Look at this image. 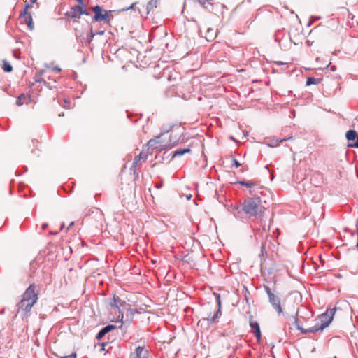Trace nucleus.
Wrapping results in <instances>:
<instances>
[{"instance_id": "nucleus-1", "label": "nucleus", "mask_w": 358, "mask_h": 358, "mask_svg": "<svg viewBox=\"0 0 358 358\" xmlns=\"http://www.w3.org/2000/svg\"><path fill=\"white\" fill-rule=\"evenodd\" d=\"M241 210L243 220L245 216L248 218L262 217L264 207L262 206L260 198L258 196L246 198L242 202Z\"/></svg>"}, {"instance_id": "nucleus-2", "label": "nucleus", "mask_w": 358, "mask_h": 358, "mask_svg": "<svg viewBox=\"0 0 358 358\" xmlns=\"http://www.w3.org/2000/svg\"><path fill=\"white\" fill-rule=\"evenodd\" d=\"M336 312V308H329L327 309V311L322 314L320 317V320L321 323L315 324L314 327L308 328V329H303L301 327H299L297 324V319H295V324L296 325V328L301 331V332L303 334H308V333H314L319 331H322L324 328L329 326V324L331 322L334 315Z\"/></svg>"}, {"instance_id": "nucleus-3", "label": "nucleus", "mask_w": 358, "mask_h": 358, "mask_svg": "<svg viewBox=\"0 0 358 358\" xmlns=\"http://www.w3.org/2000/svg\"><path fill=\"white\" fill-rule=\"evenodd\" d=\"M82 15H90V13L80 5L72 6L71 10L66 13V16L74 19H79Z\"/></svg>"}, {"instance_id": "nucleus-4", "label": "nucleus", "mask_w": 358, "mask_h": 358, "mask_svg": "<svg viewBox=\"0 0 358 358\" xmlns=\"http://www.w3.org/2000/svg\"><path fill=\"white\" fill-rule=\"evenodd\" d=\"M169 130H166L161 134V135L155 137L153 139H150L148 142V145L150 148L152 150H156L157 151H162L168 148V145L166 143H163L161 141L162 135L165 133H168Z\"/></svg>"}, {"instance_id": "nucleus-5", "label": "nucleus", "mask_w": 358, "mask_h": 358, "mask_svg": "<svg viewBox=\"0 0 358 358\" xmlns=\"http://www.w3.org/2000/svg\"><path fill=\"white\" fill-rule=\"evenodd\" d=\"M91 9L94 13V15L93 17L94 21L104 22L107 23L109 22L108 12L107 10H102L99 6H93Z\"/></svg>"}, {"instance_id": "nucleus-6", "label": "nucleus", "mask_w": 358, "mask_h": 358, "mask_svg": "<svg viewBox=\"0 0 358 358\" xmlns=\"http://www.w3.org/2000/svg\"><path fill=\"white\" fill-rule=\"evenodd\" d=\"M35 289V285H30L24 292L21 300H25L31 301L32 303H36L38 300V294L36 292Z\"/></svg>"}, {"instance_id": "nucleus-7", "label": "nucleus", "mask_w": 358, "mask_h": 358, "mask_svg": "<svg viewBox=\"0 0 358 358\" xmlns=\"http://www.w3.org/2000/svg\"><path fill=\"white\" fill-rule=\"evenodd\" d=\"M268 300L272 307L275 310L278 315L282 313V308L280 303V298L276 294V292L268 296Z\"/></svg>"}, {"instance_id": "nucleus-8", "label": "nucleus", "mask_w": 358, "mask_h": 358, "mask_svg": "<svg viewBox=\"0 0 358 358\" xmlns=\"http://www.w3.org/2000/svg\"><path fill=\"white\" fill-rule=\"evenodd\" d=\"M238 183L248 188L250 194L253 195L254 196H257V190L260 189L257 181H239Z\"/></svg>"}, {"instance_id": "nucleus-9", "label": "nucleus", "mask_w": 358, "mask_h": 358, "mask_svg": "<svg viewBox=\"0 0 358 358\" xmlns=\"http://www.w3.org/2000/svg\"><path fill=\"white\" fill-rule=\"evenodd\" d=\"M34 304L35 303H32L31 301L20 300V301L17 304V313H19L22 312L25 315L30 312Z\"/></svg>"}, {"instance_id": "nucleus-10", "label": "nucleus", "mask_w": 358, "mask_h": 358, "mask_svg": "<svg viewBox=\"0 0 358 358\" xmlns=\"http://www.w3.org/2000/svg\"><path fill=\"white\" fill-rule=\"evenodd\" d=\"M249 324L251 328V332L254 334L257 341L259 342L262 338L260 327L259 323L253 320L252 315L250 316Z\"/></svg>"}, {"instance_id": "nucleus-11", "label": "nucleus", "mask_w": 358, "mask_h": 358, "mask_svg": "<svg viewBox=\"0 0 358 358\" xmlns=\"http://www.w3.org/2000/svg\"><path fill=\"white\" fill-rule=\"evenodd\" d=\"M129 358H150L149 352L144 347L138 346L130 354Z\"/></svg>"}, {"instance_id": "nucleus-12", "label": "nucleus", "mask_w": 358, "mask_h": 358, "mask_svg": "<svg viewBox=\"0 0 358 358\" xmlns=\"http://www.w3.org/2000/svg\"><path fill=\"white\" fill-rule=\"evenodd\" d=\"M242 203L240 204L231 205L228 210L238 220H243Z\"/></svg>"}, {"instance_id": "nucleus-13", "label": "nucleus", "mask_w": 358, "mask_h": 358, "mask_svg": "<svg viewBox=\"0 0 358 358\" xmlns=\"http://www.w3.org/2000/svg\"><path fill=\"white\" fill-rule=\"evenodd\" d=\"M48 70H41L38 74L36 75L35 80L36 82H43L45 86L52 89L53 86L51 85V83L46 80Z\"/></svg>"}, {"instance_id": "nucleus-14", "label": "nucleus", "mask_w": 358, "mask_h": 358, "mask_svg": "<svg viewBox=\"0 0 358 358\" xmlns=\"http://www.w3.org/2000/svg\"><path fill=\"white\" fill-rule=\"evenodd\" d=\"M116 327L115 325L108 324L104 327H103L99 332L97 334L96 338L97 340L101 339L106 334L109 333L112 330L115 329Z\"/></svg>"}, {"instance_id": "nucleus-15", "label": "nucleus", "mask_w": 358, "mask_h": 358, "mask_svg": "<svg viewBox=\"0 0 358 358\" xmlns=\"http://www.w3.org/2000/svg\"><path fill=\"white\" fill-rule=\"evenodd\" d=\"M117 299L115 297H113V302L110 303L111 308L114 309L115 312L118 313V319H120L121 321H122L124 318V313L121 311L119 305L117 303Z\"/></svg>"}, {"instance_id": "nucleus-16", "label": "nucleus", "mask_w": 358, "mask_h": 358, "mask_svg": "<svg viewBox=\"0 0 358 358\" xmlns=\"http://www.w3.org/2000/svg\"><path fill=\"white\" fill-rule=\"evenodd\" d=\"M202 7L208 10H211L213 9V0H196Z\"/></svg>"}, {"instance_id": "nucleus-17", "label": "nucleus", "mask_w": 358, "mask_h": 358, "mask_svg": "<svg viewBox=\"0 0 358 358\" xmlns=\"http://www.w3.org/2000/svg\"><path fill=\"white\" fill-rule=\"evenodd\" d=\"M22 18H24V21L27 24L29 29L30 30H33L34 28V22L32 20V16L31 14L27 15L26 16L22 17Z\"/></svg>"}, {"instance_id": "nucleus-18", "label": "nucleus", "mask_w": 358, "mask_h": 358, "mask_svg": "<svg viewBox=\"0 0 358 358\" xmlns=\"http://www.w3.org/2000/svg\"><path fill=\"white\" fill-rule=\"evenodd\" d=\"M191 152V150L190 148H184V149H178L176 150L173 154V157H179V156H182V155L185 154V153H189Z\"/></svg>"}, {"instance_id": "nucleus-19", "label": "nucleus", "mask_w": 358, "mask_h": 358, "mask_svg": "<svg viewBox=\"0 0 358 358\" xmlns=\"http://www.w3.org/2000/svg\"><path fill=\"white\" fill-rule=\"evenodd\" d=\"M141 161V159L138 158V157L136 156L134 159V162L132 163V165L130 168L131 171H133L134 174H136L137 177H138V173H136V166H138V164L140 163Z\"/></svg>"}, {"instance_id": "nucleus-20", "label": "nucleus", "mask_w": 358, "mask_h": 358, "mask_svg": "<svg viewBox=\"0 0 358 358\" xmlns=\"http://www.w3.org/2000/svg\"><path fill=\"white\" fill-rule=\"evenodd\" d=\"M357 133L355 130H349L345 134V137L348 141H353L356 138Z\"/></svg>"}, {"instance_id": "nucleus-21", "label": "nucleus", "mask_w": 358, "mask_h": 358, "mask_svg": "<svg viewBox=\"0 0 358 358\" xmlns=\"http://www.w3.org/2000/svg\"><path fill=\"white\" fill-rule=\"evenodd\" d=\"M320 78H315L313 77H309L307 78L306 80V85H317L320 82Z\"/></svg>"}, {"instance_id": "nucleus-22", "label": "nucleus", "mask_w": 358, "mask_h": 358, "mask_svg": "<svg viewBox=\"0 0 358 358\" xmlns=\"http://www.w3.org/2000/svg\"><path fill=\"white\" fill-rule=\"evenodd\" d=\"M184 136H182V135L177 139H176L175 138L173 137L172 135H171L170 136V144L171 145V146H175L180 141H182L184 140Z\"/></svg>"}, {"instance_id": "nucleus-23", "label": "nucleus", "mask_w": 358, "mask_h": 358, "mask_svg": "<svg viewBox=\"0 0 358 358\" xmlns=\"http://www.w3.org/2000/svg\"><path fill=\"white\" fill-rule=\"evenodd\" d=\"M32 6L33 5L31 4L30 3H26L24 10L20 13V17H22L24 16H26L27 15H29V13H27V10L31 8Z\"/></svg>"}, {"instance_id": "nucleus-24", "label": "nucleus", "mask_w": 358, "mask_h": 358, "mask_svg": "<svg viewBox=\"0 0 358 358\" xmlns=\"http://www.w3.org/2000/svg\"><path fill=\"white\" fill-rule=\"evenodd\" d=\"M27 99V96L24 94H22L18 96L17 101H16V104L17 106H22L23 103H24L26 102Z\"/></svg>"}, {"instance_id": "nucleus-25", "label": "nucleus", "mask_w": 358, "mask_h": 358, "mask_svg": "<svg viewBox=\"0 0 358 358\" xmlns=\"http://www.w3.org/2000/svg\"><path fill=\"white\" fill-rule=\"evenodd\" d=\"M136 313V310L134 309H128L127 313H126V317H129V319H127V321L129 322V323H130L133 319V317L134 315V314Z\"/></svg>"}, {"instance_id": "nucleus-26", "label": "nucleus", "mask_w": 358, "mask_h": 358, "mask_svg": "<svg viewBox=\"0 0 358 358\" xmlns=\"http://www.w3.org/2000/svg\"><path fill=\"white\" fill-rule=\"evenodd\" d=\"M158 0H150L147 4V8L149 10L154 9L157 7Z\"/></svg>"}, {"instance_id": "nucleus-27", "label": "nucleus", "mask_w": 358, "mask_h": 358, "mask_svg": "<svg viewBox=\"0 0 358 358\" xmlns=\"http://www.w3.org/2000/svg\"><path fill=\"white\" fill-rule=\"evenodd\" d=\"M221 315V311H220V309L219 308L216 313L213 315V316L210 318H208V320L211 322V323H213L215 322L216 319L217 318H219Z\"/></svg>"}, {"instance_id": "nucleus-28", "label": "nucleus", "mask_w": 358, "mask_h": 358, "mask_svg": "<svg viewBox=\"0 0 358 358\" xmlns=\"http://www.w3.org/2000/svg\"><path fill=\"white\" fill-rule=\"evenodd\" d=\"M3 69L6 72H10L13 70L12 66L6 62H4Z\"/></svg>"}, {"instance_id": "nucleus-29", "label": "nucleus", "mask_w": 358, "mask_h": 358, "mask_svg": "<svg viewBox=\"0 0 358 358\" xmlns=\"http://www.w3.org/2000/svg\"><path fill=\"white\" fill-rule=\"evenodd\" d=\"M264 289L267 294L268 297L275 292V290L272 291L271 289L267 285H264Z\"/></svg>"}, {"instance_id": "nucleus-30", "label": "nucleus", "mask_w": 358, "mask_h": 358, "mask_svg": "<svg viewBox=\"0 0 358 358\" xmlns=\"http://www.w3.org/2000/svg\"><path fill=\"white\" fill-rule=\"evenodd\" d=\"M207 35L206 38L208 41H210V38H213L214 36V31L212 29H208L207 30Z\"/></svg>"}, {"instance_id": "nucleus-31", "label": "nucleus", "mask_w": 358, "mask_h": 358, "mask_svg": "<svg viewBox=\"0 0 358 358\" xmlns=\"http://www.w3.org/2000/svg\"><path fill=\"white\" fill-rule=\"evenodd\" d=\"M137 157L138 158H140L141 160L145 161L148 157V155L143 152H141L138 155H137Z\"/></svg>"}, {"instance_id": "nucleus-32", "label": "nucleus", "mask_w": 358, "mask_h": 358, "mask_svg": "<svg viewBox=\"0 0 358 358\" xmlns=\"http://www.w3.org/2000/svg\"><path fill=\"white\" fill-rule=\"evenodd\" d=\"M52 80L54 81V83H56V81H57L56 78H52L50 71L48 70L46 80L48 81V80Z\"/></svg>"}, {"instance_id": "nucleus-33", "label": "nucleus", "mask_w": 358, "mask_h": 358, "mask_svg": "<svg viewBox=\"0 0 358 358\" xmlns=\"http://www.w3.org/2000/svg\"><path fill=\"white\" fill-rule=\"evenodd\" d=\"M232 162V165L235 166L236 167H239L241 165L235 158H233Z\"/></svg>"}, {"instance_id": "nucleus-34", "label": "nucleus", "mask_w": 358, "mask_h": 358, "mask_svg": "<svg viewBox=\"0 0 358 358\" xmlns=\"http://www.w3.org/2000/svg\"><path fill=\"white\" fill-rule=\"evenodd\" d=\"M61 358H76V353H72L68 356H64V357H62Z\"/></svg>"}, {"instance_id": "nucleus-35", "label": "nucleus", "mask_w": 358, "mask_h": 358, "mask_svg": "<svg viewBox=\"0 0 358 358\" xmlns=\"http://www.w3.org/2000/svg\"><path fill=\"white\" fill-rule=\"evenodd\" d=\"M136 4V2H134L128 8H123L122 10L123 11H127V10H129L130 9H133L134 6Z\"/></svg>"}, {"instance_id": "nucleus-36", "label": "nucleus", "mask_w": 358, "mask_h": 358, "mask_svg": "<svg viewBox=\"0 0 358 358\" xmlns=\"http://www.w3.org/2000/svg\"><path fill=\"white\" fill-rule=\"evenodd\" d=\"M70 103H70V101H67V100H66V99H65V100H64V106H64V108H70Z\"/></svg>"}, {"instance_id": "nucleus-37", "label": "nucleus", "mask_w": 358, "mask_h": 358, "mask_svg": "<svg viewBox=\"0 0 358 358\" xmlns=\"http://www.w3.org/2000/svg\"><path fill=\"white\" fill-rule=\"evenodd\" d=\"M51 71H56V72L59 73V72L61 71V69L59 66H55V67L51 69Z\"/></svg>"}, {"instance_id": "nucleus-38", "label": "nucleus", "mask_w": 358, "mask_h": 358, "mask_svg": "<svg viewBox=\"0 0 358 358\" xmlns=\"http://www.w3.org/2000/svg\"><path fill=\"white\" fill-rule=\"evenodd\" d=\"M287 140L286 138L281 139L279 141H276L275 143L270 144L271 146H277L280 142H282L283 141Z\"/></svg>"}, {"instance_id": "nucleus-39", "label": "nucleus", "mask_w": 358, "mask_h": 358, "mask_svg": "<svg viewBox=\"0 0 358 358\" xmlns=\"http://www.w3.org/2000/svg\"><path fill=\"white\" fill-rule=\"evenodd\" d=\"M108 343L106 342H104V343H101V351H103V350H105V346L107 345Z\"/></svg>"}, {"instance_id": "nucleus-40", "label": "nucleus", "mask_w": 358, "mask_h": 358, "mask_svg": "<svg viewBox=\"0 0 358 358\" xmlns=\"http://www.w3.org/2000/svg\"><path fill=\"white\" fill-rule=\"evenodd\" d=\"M94 37V34L92 33L91 35H88L87 36V39L89 42H90L92 40V38Z\"/></svg>"}, {"instance_id": "nucleus-41", "label": "nucleus", "mask_w": 358, "mask_h": 358, "mask_svg": "<svg viewBox=\"0 0 358 358\" xmlns=\"http://www.w3.org/2000/svg\"><path fill=\"white\" fill-rule=\"evenodd\" d=\"M265 250L264 245L262 243L261 247V252L262 253L259 255H263Z\"/></svg>"}, {"instance_id": "nucleus-42", "label": "nucleus", "mask_w": 358, "mask_h": 358, "mask_svg": "<svg viewBox=\"0 0 358 358\" xmlns=\"http://www.w3.org/2000/svg\"><path fill=\"white\" fill-rule=\"evenodd\" d=\"M350 146L358 148V138L357 139L355 143L353 145H350Z\"/></svg>"}, {"instance_id": "nucleus-43", "label": "nucleus", "mask_w": 358, "mask_h": 358, "mask_svg": "<svg viewBox=\"0 0 358 358\" xmlns=\"http://www.w3.org/2000/svg\"><path fill=\"white\" fill-rule=\"evenodd\" d=\"M162 186V182H159V183H157L155 187L157 188V189H159L161 188Z\"/></svg>"}, {"instance_id": "nucleus-44", "label": "nucleus", "mask_w": 358, "mask_h": 358, "mask_svg": "<svg viewBox=\"0 0 358 358\" xmlns=\"http://www.w3.org/2000/svg\"><path fill=\"white\" fill-rule=\"evenodd\" d=\"M81 6H84L83 0H76Z\"/></svg>"}, {"instance_id": "nucleus-45", "label": "nucleus", "mask_w": 358, "mask_h": 358, "mask_svg": "<svg viewBox=\"0 0 358 358\" xmlns=\"http://www.w3.org/2000/svg\"><path fill=\"white\" fill-rule=\"evenodd\" d=\"M47 227H48V224H47V223H43V224H42V229H43V230H45V229L47 228Z\"/></svg>"}, {"instance_id": "nucleus-46", "label": "nucleus", "mask_w": 358, "mask_h": 358, "mask_svg": "<svg viewBox=\"0 0 358 358\" xmlns=\"http://www.w3.org/2000/svg\"><path fill=\"white\" fill-rule=\"evenodd\" d=\"M330 69H331V71H334L336 70V66H335L334 65V66H331L330 67Z\"/></svg>"}, {"instance_id": "nucleus-47", "label": "nucleus", "mask_w": 358, "mask_h": 358, "mask_svg": "<svg viewBox=\"0 0 358 358\" xmlns=\"http://www.w3.org/2000/svg\"><path fill=\"white\" fill-rule=\"evenodd\" d=\"M36 1L37 0H29V3L33 5L34 3H35L36 2Z\"/></svg>"}, {"instance_id": "nucleus-48", "label": "nucleus", "mask_w": 358, "mask_h": 358, "mask_svg": "<svg viewBox=\"0 0 358 358\" xmlns=\"http://www.w3.org/2000/svg\"><path fill=\"white\" fill-rule=\"evenodd\" d=\"M276 64L280 66V65H282L284 63L282 62H276Z\"/></svg>"}, {"instance_id": "nucleus-49", "label": "nucleus", "mask_w": 358, "mask_h": 358, "mask_svg": "<svg viewBox=\"0 0 358 358\" xmlns=\"http://www.w3.org/2000/svg\"><path fill=\"white\" fill-rule=\"evenodd\" d=\"M74 224V222H71L68 228L71 227V226H73Z\"/></svg>"}, {"instance_id": "nucleus-50", "label": "nucleus", "mask_w": 358, "mask_h": 358, "mask_svg": "<svg viewBox=\"0 0 358 358\" xmlns=\"http://www.w3.org/2000/svg\"><path fill=\"white\" fill-rule=\"evenodd\" d=\"M191 197H192V196H191V195H189V196H187V199H191Z\"/></svg>"}, {"instance_id": "nucleus-51", "label": "nucleus", "mask_w": 358, "mask_h": 358, "mask_svg": "<svg viewBox=\"0 0 358 358\" xmlns=\"http://www.w3.org/2000/svg\"><path fill=\"white\" fill-rule=\"evenodd\" d=\"M103 34V31L99 32V34Z\"/></svg>"}, {"instance_id": "nucleus-52", "label": "nucleus", "mask_w": 358, "mask_h": 358, "mask_svg": "<svg viewBox=\"0 0 358 358\" xmlns=\"http://www.w3.org/2000/svg\"><path fill=\"white\" fill-rule=\"evenodd\" d=\"M177 129H180V126H177Z\"/></svg>"}, {"instance_id": "nucleus-53", "label": "nucleus", "mask_w": 358, "mask_h": 358, "mask_svg": "<svg viewBox=\"0 0 358 358\" xmlns=\"http://www.w3.org/2000/svg\"><path fill=\"white\" fill-rule=\"evenodd\" d=\"M1 314L4 313V310H1Z\"/></svg>"}, {"instance_id": "nucleus-54", "label": "nucleus", "mask_w": 358, "mask_h": 358, "mask_svg": "<svg viewBox=\"0 0 358 358\" xmlns=\"http://www.w3.org/2000/svg\"><path fill=\"white\" fill-rule=\"evenodd\" d=\"M64 223H62V227H64Z\"/></svg>"}, {"instance_id": "nucleus-55", "label": "nucleus", "mask_w": 358, "mask_h": 358, "mask_svg": "<svg viewBox=\"0 0 358 358\" xmlns=\"http://www.w3.org/2000/svg\"><path fill=\"white\" fill-rule=\"evenodd\" d=\"M357 241H358V228H357Z\"/></svg>"}]
</instances>
